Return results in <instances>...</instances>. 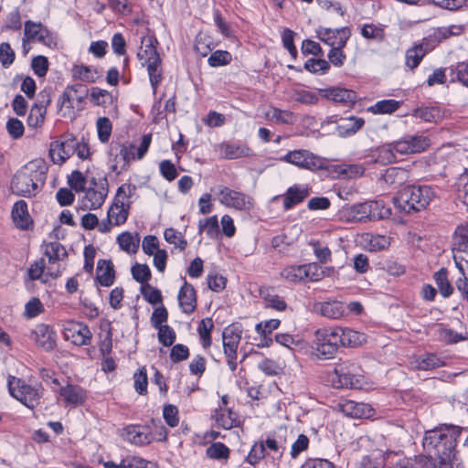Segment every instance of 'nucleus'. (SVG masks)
<instances>
[{
	"mask_svg": "<svg viewBox=\"0 0 468 468\" xmlns=\"http://www.w3.org/2000/svg\"><path fill=\"white\" fill-rule=\"evenodd\" d=\"M114 270L111 261L100 260L97 264L96 280L101 286L109 287L114 282Z\"/></svg>",
	"mask_w": 468,
	"mask_h": 468,
	"instance_id": "nucleus-30",
	"label": "nucleus"
},
{
	"mask_svg": "<svg viewBox=\"0 0 468 468\" xmlns=\"http://www.w3.org/2000/svg\"><path fill=\"white\" fill-rule=\"evenodd\" d=\"M131 272L133 278L142 285L148 283V281L151 279V271L146 264H134L131 269Z\"/></svg>",
	"mask_w": 468,
	"mask_h": 468,
	"instance_id": "nucleus-57",
	"label": "nucleus"
},
{
	"mask_svg": "<svg viewBox=\"0 0 468 468\" xmlns=\"http://www.w3.org/2000/svg\"><path fill=\"white\" fill-rule=\"evenodd\" d=\"M367 203L368 221L381 220L391 215V209L382 200H370Z\"/></svg>",
	"mask_w": 468,
	"mask_h": 468,
	"instance_id": "nucleus-31",
	"label": "nucleus"
},
{
	"mask_svg": "<svg viewBox=\"0 0 468 468\" xmlns=\"http://www.w3.org/2000/svg\"><path fill=\"white\" fill-rule=\"evenodd\" d=\"M10 395L30 410L40 404L44 388L41 384L30 385L24 379L10 376L7 381Z\"/></svg>",
	"mask_w": 468,
	"mask_h": 468,
	"instance_id": "nucleus-5",
	"label": "nucleus"
},
{
	"mask_svg": "<svg viewBox=\"0 0 468 468\" xmlns=\"http://www.w3.org/2000/svg\"><path fill=\"white\" fill-rule=\"evenodd\" d=\"M346 32L347 40L350 37V30L347 27L338 29L320 27L316 31L318 38L331 48L338 46V41L346 35Z\"/></svg>",
	"mask_w": 468,
	"mask_h": 468,
	"instance_id": "nucleus-27",
	"label": "nucleus"
},
{
	"mask_svg": "<svg viewBox=\"0 0 468 468\" xmlns=\"http://www.w3.org/2000/svg\"><path fill=\"white\" fill-rule=\"evenodd\" d=\"M412 115L429 122H438L442 119V111L438 106L420 107L413 111Z\"/></svg>",
	"mask_w": 468,
	"mask_h": 468,
	"instance_id": "nucleus-35",
	"label": "nucleus"
},
{
	"mask_svg": "<svg viewBox=\"0 0 468 468\" xmlns=\"http://www.w3.org/2000/svg\"><path fill=\"white\" fill-rule=\"evenodd\" d=\"M463 428L454 425H443L425 432L423 448L438 459L452 460L455 458L457 440Z\"/></svg>",
	"mask_w": 468,
	"mask_h": 468,
	"instance_id": "nucleus-1",
	"label": "nucleus"
},
{
	"mask_svg": "<svg viewBox=\"0 0 468 468\" xmlns=\"http://www.w3.org/2000/svg\"><path fill=\"white\" fill-rule=\"evenodd\" d=\"M76 138L72 135L67 136L61 142H53L50 144L49 155L52 162L57 165L63 164L75 154Z\"/></svg>",
	"mask_w": 468,
	"mask_h": 468,
	"instance_id": "nucleus-14",
	"label": "nucleus"
},
{
	"mask_svg": "<svg viewBox=\"0 0 468 468\" xmlns=\"http://www.w3.org/2000/svg\"><path fill=\"white\" fill-rule=\"evenodd\" d=\"M449 70L452 81L458 80L468 88V62H459L451 66Z\"/></svg>",
	"mask_w": 468,
	"mask_h": 468,
	"instance_id": "nucleus-49",
	"label": "nucleus"
},
{
	"mask_svg": "<svg viewBox=\"0 0 468 468\" xmlns=\"http://www.w3.org/2000/svg\"><path fill=\"white\" fill-rule=\"evenodd\" d=\"M165 239L168 243L174 244L180 250H184L187 245L186 240L182 234L176 232L174 229H166L164 233Z\"/></svg>",
	"mask_w": 468,
	"mask_h": 468,
	"instance_id": "nucleus-64",
	"label": "nucleus"
},
{
	"mask_svg": "<svg viewBox=\"0 0 468 468\" xmlns=\"http://www.w3.org/2000/svg\"><path fill=\"white\" fill-rule=\"evenodd\" d=\"M338 332L337 328H322L315 332V339L325 344H334L335 347L338 349L340 343L338 342Z\"/></svg>",
	"mask_w": 468,
	"mask_h": 468,
	"instance_id": "nucleus-50",
	"label": "nucleus"
},
{
	"mask_svg": "<svg viewBox=\"0 0 468 468\" xmlns=\"http://www.w3.org/2000/svg\"><path fill=\"white\" fill-rule=\"evenodd\" d=\"M88 91V88L80 83L66 87L58 102L63 115L70 114L75 108L78 111L81 110Z\"/></svg>",
	"mask_w": 468,
	"mask_h": 468,
	"instance_id": "nucleus-9",
	"label": "nucleus"
},
{
	"mask_svg": "<svg viewBox=\"0 0 468 468\" xmlns=\"http://www.w3.org/2000/svg\"><path fill=\"white\" fill-rule=\"evenodd\" d=\"M29 338L36 346L46 352L53 351L57 346V334L46 324H38L31 330Z\"/></svg>",
	"mask_w": 468,
	"mask_h": 468,
	"instance_id": "nucleus-11",
	"label": "nucleus"
},
{
	"mask_svg": "<svg viewBox=\"0 0 468 468\" xmlns=\"http://www.w3.org/2000/svg\"><path fill=\"white\" fill-rule=\"evenodd\" d=\"M346 215L349 220L357 222H367V203H357L346 209Z\"/></svg>",
	"mask_w": 468,
	"mask_h": 468,
	"instance_id": "nucleus-44",
	"label": "nucleus"
},
{
	"mask_svg": "<svg viewBox=\"0 0 468 468\" xmlns=\"http://www.w3.org/2000/svg\"><path fill=\"white\" fill-rule=\"evenodd\" d=\"M396 161V153L391 144L380 146L375 154V162L380 165H388Z\"/></svg>",
	"mask_w": 468,
	"mask_h": 468,
	"instance_id": "nucleus-48",
	"label": "nucleus"
},
{
	"mask_svg": "<svg viewBox=\"0 0 468 468\" xmlns=\"http://www.w3.org/2000/svg\"><path fill=\"white\" fill-rule=\"evenodd\" d=\"M265 451L268 450L273 453V458H281L286 449L285 441L277 440L275 438L268 437L263 442Z\"/></svg>",
	"mask_w": 468,
	"mask_h": 468,
	"instance_id": "nucleus-61",
	"label": "nucleus"
},
{
	"mask_svg": "<svg viewBox=\"0 0 468 468\" xmlns=\"http://www.w3.org/2000/svg\"><path fill=\"white\" fill-rule=\"evenodd\" d=\"M261 295L265 301V304L267 307L275 309L277 311H283L287 307V304L283 298L276 293H273L269 289L261 290Z\"/></svg>",
	"mask_w": 468,
	"mask_h": 468,
	"instance_id": "nucleus-46",
	"label": "nucleus"
},
{
	"mask_svg": "<svg viewBox=\"0 0 468 468\" xmlns=\"http://www.w3.org/2000/svg\"><path fill=\"white\" fill-rule=\"evenodd\" d=\"M463 27L458 25H452L449 27H442L437 28L431 35L423 39V43L427 45H431L433 48L436 45H438L442 40L452 37V36H459L463 33Z\"/></svg>",
	"mask_w": 468,
	"mask_h": 468,
	"instance_id": "nucleus-24",
	"label": "nucleus"
},
{
	"mask_svg": "<svg viewBox=\"0 0 468 468\" xmlns=\"http://www.w3.org/2000/svg\"><path fill=\"white\" fill-rule=\"evenodd\" d=\"M313 348L315 356L320 359H330L338 350L335 347L334 344L331 343L328 345L317 339L314 340Z\"/></svg>",
	"mask_w": 468,
	"mask_h": 468,
	"instance_id": "nucleus-51",
	"label": "nucleus"
},
{
	"mask_svg": "<svg viewBox=\"0 0 468 468\" xmlns=\"http://www.w3.org/2000/svg\"><path fill=\"white\" fill-rule=\"evenodd\" d=\"M435 197L430 186H407L394 197V204L399 210L411 214L426 208Z\"/></svg>",
	"mask_w": 468,
	"mask_h": 468,
	"instance_id": "nucleus-3",
	"label": "nucleus"
},
{
	"mask_svg": "<svg viewBox=\"0 0 468 468\" xmlns=\"http://www.w3.org/2000/svg\"><path fill=\"white\" fill-rule=\"evenodd\" d=\"M330 381L335 388H360L364 382L363 370L356 362L343 361L335 366Z\"/></svg>",
	"mask_w": 468,
	"mask_h": 468,
	"instance_id": "nucleus-4",
	"label": "nucleus"
},
{
	"mask_svg": "<svg viewBox=\"0 0 468 468\" xmlns=\"http://www.w3.org/2000/svg\"><path fill=\"white\" fill-rule=\"evenodd\" d=\"M218 149L221 157L225 159H238L253 154L252 150L246 144L222 143L218 145Z\"/></svg>",
	"mask_w": 468,
	"mask_h": 468,
	"instance_id": "nucleus-26",
	"label": "nucleus"
},
{
	"mask_svg": "<svg viewBox=\"0 0 468 468\" xmlns=\"http://www.w3.org/2000/svg\"><path fill=\"white\" fill-rule=\"evenodd\" d=\"M364 123L363 118L351 116L348 119L343 120V122L338 124L337 130L340 135L349 136L360 130Z\"/></svg>",
	"mask_w": 468,
	"mask_h": 468,
	"instance_id": "nucleus-40",
	"label": "nucleus"
},
{
	"mask_svg": "<svg viewBox=\"0 0 468 468\" xmlns=\"http://www.w3.org/2000/svg\"><path fill=\"white\" fill-rule=\"evenodd\" d=\"M72 77L86 82H95L98 79V71L95 68L85 65H74Z\"/></svg>",
	"mask_w": 468,
	"mask_h": 468,
	"instance_id": "nucleus-42",
	"label": "nucleus"
},
{
	"mask_svg": "<svg viewBox=\"0 0 468 468\" xmlns=\"http://www.w3.org/2000/svg\"><path fill=\"white\" fill-rule=\"evenodd\" d=\"M310 194L309 188L300 185L290 186L283 197V208L289 210L303 202Z\"/></svg>",
	"mask_w": 468,
	"mask_h": 468,
	"instance_id": "nucleus-25",
	"label": "nucleus"
},
{
	"mask_svg": "<svg viewBox=\"0 0 468 468\" xmlns=\"http://www.w3.org/2000/svg\"><path fill=\"white\" fill-rule=\"evenodd\" d=\"M280 160L312 172L326 169L324 159L305 149L289 151Z\"/></svg>",
	"mask_w": 468,
	"mask_h": 468,
	"instance_id": "nucleus-7",
	"label": "nucleus"
},
{
	"mask_svg": "<svg viewBox=\"0 0 468 468\" xmlns=\"http://www.w3.org/2000/svg\"><path fill=\"white\" fill-rule=\"evenodd\" d=\"M141 44L137 58L141 61L142 66L161 64L162 60L156 49L158 45L156 37L154 35L144 36L142 37Z\"/></svg>",
	"mask_w": 468,
	"mask_h": 468,
	"instance_id": "nucleus-13",
	"label": "nucleus"
},
{
	"mask_svg": "<svg viewBox=\"0 0 468 468\" xmlns=\"http://www.w3.org/2000/svg\"><path fill=\"white\" fill-rule=\"evenodd\" d=\"M122 437L124 440L135 445H145L154 440L152 432L146 431V429L141 426L130 425L123 430Z\"/></svg>",
	"mask_w": 468,
	"mask_h": 468,
	"instance_id": "nucleus-20",
	"label": "nucleus"
},
{
	"mask_svg": "<svg viewBox=\"0 0 468 468\" xmlns=\"http://www.w3.org/2000/svg\"><path fill=\"white\" fill-rule=\"evenodd\" d=\"M214 327V323L211 318L202 319L198 324L197 331L202 341V345L205 348L211 345L210 333Z\"/></svg>",
	"mask_w": 468,
	"mask_h": 468,
	"instance_id": "nucleus-53",
	"label": "nucleus"
},
{
	"mask_svg": "<svg viewBox=\"0 0 468 468\" xmlns=\"http://www.w3.org/2000/svg\"><path fill=\"white\" fill-rule=\"evenodd\" d=\"M46 170L41 160L27 163L13 176L11 181L12 192L19 197L36 196L45 184Z\"/></svg>",
	"mask_w": 468,
	"mask_h": 468,
	"instance_id": "nucleus-2",
	"label": "nucleus"
},
{
	"mask_svg": "<svg viewBox=\"0 0 468 468\" xmlns=\"http://www.w3.org/2000/svg\"><path fill=\"white\" fill-rule=\"evenodd\" d=\"M407 176V171L400 167H388L382 175V181L388 186H399L404 183Z\"/></svg>",
	"mask_w": 468,
	"mask_h": 468,
	"instance_id": "nucleus-39",
	"label": "nucleus"
},
{
	"mask_svg": "<svg viewBox=\"0 0 468 468\" xmlns=\"http://www.w3.org/2000/svg\"><path fill=\"white\" fill-rule=\"evenodd\" d=\"M198 228L199 231H206L209 238H217L219 233V226L217 216H212L205 218L204 220H200Z\"/></svg>",
	"mask_w": 468,
	"mask_h": 468,
	"instance_id": "nucleus-55",
	"label": "nucleus"
},
{
	"mask_svg": "<svg viewBox=\"0 0 468 468\" xmlns=\"http://www.w3.org/2000/svg\"><path fill=\"white\" fill-rule=\"evenodd\" d=\"M44 254L48 258L49 263L63 261L68 257V252L63 245L54 241L44 244Z\"/></svg>",
	"mask_w": 468,
	"mask_h": 468,
	"instance_id": "nucleus-38",
	"label": "nucleus"
},
{
	"mask_svg": "<svg viewBox=\"0 0 468 468\" xmlns=\"http://www.w3.org/2000/svg\"><path fill=\"white\" fill-rule=\"evenodd\" d=\"M218 197L220 204L229 208L250 210L253 207L252 197L227 186H219Z\"/></svg>",
	"mask_w": 468,
	"mask_h": 468,
	"instance_id": "nucleus-10",
	"label": "nucleus"
},
{
	"mask_svg": "<svg viewBox=\"0 0 468 468\" xmlns=\"http://www.w3.org/2000/svg\"><path fill=\"white\" fill-rule=\"evenodd\" d=\"M139 237L136 235L133 236L132 233L125 231L117 237V242L122 250L126 252H136L139 248Z\"/></svg>",
	"mask_w": 468,
	"mask_h": 468,
	"instance_id": "nucleus-45",
	"label": "nucleus"
},
{
	"mask_svg": "<svg viewBox=\"0 0 468 468\" xmlns=\"http://www.w3.org/2000/svg\"><path fill=\"white\" fill-rule=\"evenodd\" d=\"M24 35V41L26 39L32 42L37 41L48 47L55 44L51 33L41 23H35L31 20L26 21Z\"/></svg>",
	"mask_w": 468,
	"mask_h": 468,
	"instance_id": "nucleus-15",
	"label": "nucleus"
},
{
	"mask_svg": "<svg viewBox=\"0 0 468 468\" xmlns=\"http://www.w3.org/2000/svg\"><path fill=\"white\" fill-rule=\"evenodd\" d=\"M319 312L324 317L338 319L344 314L345 307L341 302H325L320 304Z\"/></svg>",
	"mask_w": 468,
	"mask_h": 468,
	"instance_id": "nucleus-41",
	"label": "nucleus"
},
{
	"mask_svg": "<svg viewBox=\"0 0 468 468\" xmlns=\"http://www.w3.org/2000/svg\"><path fill=\"white\" fill-rule=\"evenodd\" d=\"M304 69L314 74H325L330 69V64L323 58H309L304 63Z\"/></svg>",
	"mask_w": 468,
	"mask_h": 468,
	"instance_id": "nucleus-56",
	"label": "nucleus"
},
{
	"mask_svg": "<svg viewBox=\"0 0 468 468\" xmlns=\"http://www.w3.org/2000/svg\"><path fill=\"white\" fill-rule=\"evenodd\" d=\"M130 202L127 204L124 202H114L108 210V217L113 220L114 225H122L127 220Z\"/></svg>",
	"mask_w": 468,
	"mask_h": 468,
	"instance_id": "nucleus-37",
	"label": "nucleus"
},
{
	"mask_svg": "<svg viewBox=\"0 0 468 468\" xmlns=\"http://www.w3.org/2000/svg\"><path fill=\"white\" fill-rule=\"evenodd\" d=\"M346 34L342 38H340L338 41V46L332 48L328 53V58L330 62L335 67L342 66L346 59V55L342 51V48L346 45Z\"/></svg>",
	"mask_w": 468,
	"mask_h": 468,
	"instance_id": "nucleus-52",
	"label": "nucleus"
},
{
	"mask_svg": "<svg viewBox=\"0 0 468 468\" xmlns=\"http://www.w3.org/2000/svg\"><path fill=\"white\" fill-rule=\"evenodd\" d=\"M443 364V361L435 354H425L416 359L415 367L419 370H431Z\"/></svg>",
	"mask_w": 468,
	"mask_h": 468,
	"instance_id": "nucleus-43",
	"label": "nucleus"
},
{
	"mask_svg": "<svg viewBox=\"0 0 468 468\" xmlns=\"http://www.w3.org/2000/svg\"><path fill=\"white\" fill-rule=\"evenodd\" d=\"M432 49L431 45L424 44L423 42L418 46H415L408 49L406 53V65L410 69H415L418 67L426 52Z\"/></svg>",
	"mask_w": 468,
	"mask_h": 468,
	"instance_id": "nucleus-32",
	"label": "nucleus"
},
{
	"mask_svg": "<svg viewBox=\"0 0 468 468\" xmlns=\"http://www.w3.org/2000/svg\"><path fill=\"white\" fill-rule=\"evenodd\" d=\"M267 116L278 122V123H285L290 124L293 122V113L290 111L280 110L278 108H272L268 113Z\"/></svg>",
	"mask_w": 468,
	"mask_h": 468,
	"instance_id": "nucleus-60",
	"label": "nucleus"
},
{
	"mask_svg": "<svg viewBox=\"0 0 468 468\" xmlns=\"http://www.w3.org/2000/svg\"><path fill=\"white\" fill-rule=\"evenodd\" d=\"M12 218L16 226L21 229H27L32 220L27 211V204L24 200L16 201L12 208Z\"/></svg>",
	"mask_w": 468,
	"mask_h": 468,
	"instance_id": "nucleus-28",
	"label": "nucleus"
},
{
	"mask_svg": "<svg viewBox=\"0 0 468 468\" xmlns=\"http://www.w3.org/2000/svg\"><path fill=\"white\" fill-rule=\"evenodd\" d=\"M60 396L69 405L82 404L86 399L85 390L80 386L68 384L60 388Z\"/></svg>",
	"mask_w": 468,
	"mask_h": 468,
	"instance_id": "nucleus-29",
	"label": "nucleus"
},
{
	"mask_svg": "<svg viewBox=\"0 0 468 468\" xmlns=\"http://www.w3.org/2000/svg\"><path fill=\"white\" fill-rule=\"evenodd\" d=\"M104 184H101V190H95L94 187H90L85 194L82 200L83 207L86 209L94 210L101 207L104 203L108 194V189L104 186H107L106 178L103 179Z\"/></svg>",
	"mask_w": 468,
	"mask_h": 468,
	"instance_id": "nucleus-23",
	"label": "nucleus"
},
{
	"mask_svg": "<svg viewBox=\"0 0 468 468\" xmlns=\"http://www.w3.org/2000/svg\"><path fill=\"white\" fill-rule=\"evenodd\" d=\"M281 276L291 282H317L324 278V271L314 262L291 265L281 271Z\"/></svg>",
	"mask_w": 468,
	"mask_h": 468,
	"instance_id": "nucleus-6",
	"label": "nucleus"
},
{
	"mask_svg": "<svg viewBox=\"0 0 468 468\" xmlns=\"http://www.w3.org/2000/svg\"><path fill=\"white\" fill-rule=\"evenodd\" d=\"M90 98L94 104L99 106H105L112 102L111 93L98 87L91 88Z\"/></svg>",
	"mask_w": 468,
	"mask_h": 468,
	"instance_id": "nucleus-63",
	"label": "nucleus"
},
{
	"mask_svg": "<svg viewBox=\"0 0 468 468\" xmlns=\"http://www.w3.org/2000/svg\"><path fill=\"white\" fill-rule=\"evenodd\" d=\"M178 302L183 313L190 314L197 308V294L192 284L184 280V284L178 292Z\"/></svg>",
	"mask_w": 468,
	"mask_h": 468,
	"instance_id": "nucleus-21",
	"label": "nucleus"
},
{
	"mask_svg": "<svg viewBox=\"0 0 468 468\" xmlns=\"http://www.w3.org/2000/svg\"><path fill=\"white\" fill-rule=\"evenodd\" d=\"M401 105V101L388 99L378 101L375 105L371 106L368 110L376 114H390L396 112L399 106Z\"/></svg>",
	"mask_w": 468,
	"mask_h": 468,
	"instance_id": "nucleus-47",
	"label": "nucleus"
},
{
	"mask_svg": "<svg viewBox=\"0 0 468 468\" xmlns=\"http://www.w3.org/2000/svg\"><path fill=\"white\" fill-rule=\"evenodd\" d=\"M242 328L239 324L227 326L222 334L223 349L227 364L231 371L237 369V350L241 340Z\"/></svg>",
	"mask_w": 468,
	"mask_h": 468,
	"instance_id": "nucleus-8",
	"label": "nucleus"
},
{
	"mask_svg": "<svg viewBox=\"0 0 468 468\" xmlns=\"http://www.w3.org/2000/svg\"><path fill=\"white\" fill-rule=\"evenodd\" d=\"M214 418L218 425L226 430L238 426L239 423L238 415L229 409L216 410Z\"/></svg>",
	"mask_w": 468,
	"mask_h": 468,
	"instance_id": "nucleus-33",
	"label": "nucleus"
},
{
	"mask_svg": "<svg viewBox=\"0 0 468 468\" xmlns=\"http://www.w3.org/2000/svg\"><path fill=\"white\" fill-rule=\"evenodd\" d=\"M433 279L438 287L439 292L443 298L450 297L453 292V286L448 279V271L446 268H441L433 274Z\"/></svg>",
	"mask_w": 468,
	"mask_h": 468,
	"instance_id": "nucleus-34",
	"label": "nucleus"
},
{
	"mask_svg": "<svg viewBox=\"0 0 468 468\" xmlns=\"http://www.w3.org/2000/svg\"><path fill=\"white\" fill-rule=\"evenodd\" d=\"M51 102L49 91L44 90L38 94L37 101L32 106L27 123L30 127L40 126L45 120L46 109Z\"/></svg>",
	"mask_w": 468,
	"mask_h": 468,
	"instance_id": "nucleus-17",
	"label": "nucleus"
},
{
	"mask_svg": "<svg viewBox=\"0 0 468 468\" xmlns=\"http://www.w3.org/2000/svg\"><path fill=\"white\" fill-rule=\"evenodd\" d=\"M99 140L107 143L112 134V125L109 118L100 117L96 122Z\"/></svg>",
	"mask_w": 468,
	"mask_h": 468,
	"instance_id": "nucleus-58",
	"label": "nucleus"
},
{
	"mask_svg": "<svg viewBox=\"0 0 468 468\" xmlns=\"http://www.w3.org/2000/svg\"><path fill=\"white\" fill-rule=\"evenodd\" d=\"M430 140L422 135H407L402 139L391 143L395 153L401 155L420 153L429 146Z\"/></svg>",
	"mask_w": 468,
	"mask_h": 468,
	"instance_id": "nucleus-12",
	"label": "nucleus"
},
{
	"mask_svg": "<svg viewBox=\"0 0 468 468\" xmlns=\"http://www.w3.org/2000/svg\"><path fill=\"white\" fill-rule=\"evenodd\" d=\"M119 153L114 156V164L112 165V171L115 172L117 175H121L122 172L126 171L132 160H134L136 157L135 154V145L133 144H119Z\"/></svg>",
	"mask_w": 468,
	"mask_h": 468,
	"instance_id": "nucleus-18",
	"label": "nucleus"
},
{
	"mask_svg": "<svg viewBox=\"0 0 468 468\" xmlns=\"http://www.w3.org/2000/svg\"><path fill=\"white\" fill-rule=\"evenodd\" d=\"M141 293L144 298L151 304H157L162 303V293L160 290L153 287L149 283L142 285Z\"/></svg>",
	"mask_w": 468,
	"mask_h": 468,
	"instance_id": "nucleus-62",
	"label": "nucleus"
},
{
	"mask_svg": "<svg viewBox=\"0 0 468 468\" xmlns=\"http://www.w3.org/2000/svg\"><path fill=\"white\" fill-rule=\"evenodd\" d=\"M207 456L214 460H228L229 457V448L222 442H214L206 450Z\"/></svg>",
	"mask_w": 468,
	"mask_h": 468,
	"instance_id": "nucleus-54",
	"label": "nucleus"
},
{
	"mask_svg": "<svg viewBox=\"0 0 468 468\" xmlns=\"http://www.w3.org/2000/svg\"><path fill=\"white\" fill-rule=\"evenodd\" d=\"M232 56L229 51L217 50L213 52L207 59L210 67L216 68L228 65L231 62Z\"/></svg>",
	"mask_w": 468,
	"mask_h": 468,
	"instance_id": "nucleus-59",
	"label": "nucleus"
},
{
	"mask_svg": "<svg viewBox=\"0 0 468 468\" xmlns=\"http://www.w3.org/2000/svg\"><path fill=\"white\" fill-rule=\"evenodd\" d=\"M338 408L342 413L351 418H368L372 412V408L369 405L353 400L340 402Z\"/></svg>",
	"mask_w": 468,
	"mask_h": 468,
	"instance_id": "nucleus-22",
	"label": "nucleus"
},
{
	"mask_svg": "<svg viewBox=\"0 0 468 468\" xmlns=\"http://www.w3.org/2000/svg\"><path fill=\"white\" fill-rule=\"evenodd\" d=\"M320 94L344 106H351L356 101V93L351 90L335 87L319 90Z\"/></svg>",
	"mask_w": 468,
	"mask_h": 468,
	"instance_id": "nucleus-19",
	"label": "nucleus"
},
{
	"mask_svg": "<svg viewBox=\"0 0 468 468\" xmlns=\"http://www.w3.org/2000/svg\"><path fill=\"white\" fill-rule=\"evenodd\" d=\"M338 332V342L340 346L352 347L360 345L362 335L350 328L336 327Z\"/></svg>",
	"mask_w": 468,
	"mask_h": 468,
	"instance_id": "nucleus-36",
	"label": "nucleus"
},
{
	"mask_svg": "<svg viewBox=\"0 0 468 468\" xmlns=\"http://www.w3.org/2000/svg\"><path fill=\"white\" fill-rule=\"evenodd\" d=\"M64 336L76 346H88L90 344L92 335L87 324L72 322L65 327Z\"/></svg>",
	"mask_w": 468,
	"mask_h": 468,
	"instance_id": "nucleus-16",
	"label": "nucleus"
}]
</instances>
